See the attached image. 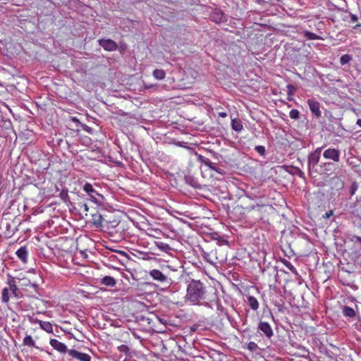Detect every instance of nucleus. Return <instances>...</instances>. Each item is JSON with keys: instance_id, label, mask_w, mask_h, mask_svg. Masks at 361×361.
Wrapping results in <instances>:
<instances>
[{"instance_id": "f257e3e1", "label": "nucleus", "mask_w": 361, "mask_h": 361, "mask_svg": "<svg viewBox=\"0 0 361 361\" xmlns=\"http://www.w3.org/2000/svg\"><path fill=\"white\" fill-rule=\"evenodd\" d=\"M207 290L204 283L200 280L191 279L187 286L185 298L193 305H200L207 299Z\"/></svg>"}, {"instance_id": "f03ea898", "label": "nucleus", "mask_w": 361, "mask_h": 361, "mask_svg": "<svg viewBox=\"0 0 361 361\" xmlns=\"http://www.w3.org/2000/svg\"><path fill=\"white\" fill-rule=\"evenodd\" d=\"M323 147H317L307 157V169L311 177H316V172L319 168V161Z\"/></svg>"}, {"instance_id": "7ed1b4c3", "label": "nucleus", "mask_w": 361, "mask_h": 361, "mask_svg": "<svg viewBox=\"0 0 361 361\" xmlns=\"http://www.w3.org/2000/svg\"><path fill=\"white\" fill-rule=\"evenodd\" d=\"M149 275L157 282L160 283L165 288H168L173 283V281L167 275L162 273L159 269H152L149 272Z\"/></svg>"}, {"instance_id": "20e7f679", "label": "nucleus", "mask_w": 361, "mask_h": 361, "mask_svg": "<svg viewBox=\"0 0 361 361\" xmlns=\"http://www.w3.org/2000/svg\"><path fill=\"white\" fill-rule=\"evenodd\" d=\"M83 190L87 193L90 200L97 204L102 205L104 204V197L103 195L97 192L93 188L92 185L86 183L83 185Z\"/></svg>"}, {"instance_id": "39448f33", "label": "nucleus", "mask_w": 361, "mask_h": 361, "mask_svg": "<svg viewBox=\"0 0 361 361\" xmlns=\"http://www.w3.org/2000/svg\"><path fill=\"white\" fill-rule=\"evenodd\" d=\"M336 169V164L333 162H321L319 168L316 172V177L318 175H327L329 176Z\"/></svg>"}, {"instance_id": "423d86ee", "label": "nucleus", "mask_w": 361, "mask_h": 361, "mask_svg": "<svg viewBox=\"0 0 361 361\" xmlns=\"http://www.w3.org/2000/svg\"><path fill=\"white\" fill-rule=\"evenodd\" d=\"M323 157L326 159L332 160L334 162H338L340 161L341 152L338 149L329 147L324 150Z\"/></svg>"}, {"instance_id": "0eeeda50", "label": "nucleus", "mask_w": 361, "mask_h": 361, "mask_svg": "<svg viewBox=\"0 0 361 361\" xmlns=\"http://www.w3.org/2000/svg\"><path fill=\"white\" fill-rule=\"evenodd\" d=\"M307 102L312 115L317 118H321L322 111L320 110L319 103L314 99H310Z\"/></svg>"}, {"instance_id": "6e6552de", "label": "nucleus", "mask_w": 361, "mask_h": 361, "mask_svg": "<svg viewBox=\"0 0 361 361\" xmlns=\"http://www.w3.org/2000/svg\"><path fill=\"white\" fill-rule=\"evenodd\" d=\"M258 331H261L267 338H271L273 335V330L270 324L267 322L260 321L257 326Z\"/></svg>"}, {"instance_id": "1a4fd4ad", "label": "nucleus", "mask_w": 361, "mask_h": 361, "mask_svg": "<svg viewBox=\"0 0 361 361\" xmlns=\"http://www.w3.org/2000/svg\"><path fill=\"white\" fill-rule=\"evenodd\" d=\"M99 44L106 51H113L118 49L117 44L112 39H101L98 40Z\"/></svg>"}, {"instance_id": "9d476101", "label": "nucleus", "mask_w": 361, "mask_h": 361, "mask_svg": "<svg viewBox=\"0 0 361 361\" xmlns=\"http://www.w3.org/2000/svg\"><path fill=\"white\" fill-rule=\"evenodd\" d=\"M68 354L70 356H71L73 358H75L80 361H90L91 357L84 353H80L75 349L69 350Z\"/></svg>"}, {"instance_id": "9b49d317", "label": "nucleus", "mask_w": 361, "mask_h": 361, "mask_svg": "<svg viewBox=\"0 0 361 361\" xmlns=\"http://www.w3.org/2000/svg\"><path fill=\"white\" fill-rule=\"evenodd\" d=\"M49 343L54 349L61 353H66V352L68 353L67 346L56 339L51 338L49 341Z\"/></svg>"}, {"instance_id": "f8f14e48", "label": "nucleus", "mask_w": 361, "mask_h": 361, "mask_svg": "<svg viewBox=\"0 0 361 361\" xmlns=\"http://www.w3.org/2000/svg\"><path fill=\"white\" fill-rule=\"evenodd\" d=\"M18 258L24 264L27 262L28 250L25 246L20 247L16 252Z\"/></svg>"}, {"instance_id": "ddd939ff", "label": "nucleus", "mask_w": 361, "mask_h": 361, "mask_svg": "<svg viewBox=\"0 0 361 361\" xmlns=\"http://www.w3.org/2000/svg\"><path fill=\"white\" fill-rule=\"evenodd\" d=\"M101 283L108 287H114L116 284V281L114 278L110 276H106L101 279Z\"/></svg>"}, {"instance_id": "4468645a", "label": "nucleus", "mask_w": 361, "mask_h": 361, "mask_svg": "<svg viewBox=\"0 0 361 361\" xmlns=\"http://www.w3.org/2000/svg\"><path fill=\"white\" fill-rule=\"evenodd\" d=\"M197 161L205 166H208L209 169L212 170L215 166V164L212 162L209 159L201 155H197Z\"/></svg>"}, {"instance_id": "2eb2a0df", "label": "nucleus", "mask_w": 361, "mask_h": 361, "mask_svg": "<svg viewBox=\"0 0 361 361\" xmlns=\"http://www.w3.org/2000/svg\"><path fill=\"white\" fill-rule=\"evenodd\" d=\"M247 305L252 310H257L259 308L258 300L252 295H248L247 298Z\"/></svg>"}, {"instance_id": "dca6fc26", "label": "nucleus", "mask_w": 361, "mask_h": 361, "mask_svg": "<svg viewBox=\"0 0 361 361\" xmlns=\"http://www.w3.org/2000/svg\"><path fill=\"white\" fill-rule=\"evenodd\" d=\"M118 97H123V98H124L126 99L131 100L132 103H133L137 106L141 105V104H142V102L140 101V97H138V96L133 97V96H130V95H129L128 94H126L125 95H121V94H119L118 95Z\"/></svg>"}, {"instance_id": "f3484780", "label": "nucleus", "mask_w": 361, "mask_h": 361, "mask_svg": "<svg viewBox=\"0 0 361 361\" xmlns=\"http://www.w3.org/2000/svg\"><path fill=\"white\" fill-rule=\"evenodd\" d=\"M40 327L47 333H52L53 326L52 324L49 322H44L42 320H37Z\"/></svg>"}, {"instance_id": "a211bd4d", "label": "nucleus", "mask_w": 361, "mask_h": 361, "mask_svg": "<svg viewBox=\"0 0 361 361\" xmlns=\"http://www.w3.org/2000/svg\"><path fill=\"white\" fill-rule=\"evenodd\" d=\"M342 313L345 317L353 318L355 317V311L349 306L344 305L342 308Z\"/></svg>"}, {"instance_id": "6ab92c4d", "label": "nucleus", "mask_w": 361, "mask_h": 361, "mask_svg": "<svg viewBox=\"0 0 361 361\" xmlns=\"http://www.w3.org/2000/svg\"><path fill=\"white\" fill-rule=\"evenodd\" d=\"M232 129L236 132H240L243 130V126L241 121L238 118L232 119L231 121Z\"/></svg>"}, {"instance_id": "aec40b11", "label": "nucleus", "mask_w": 361, "mask_h": 361, "mask_svg": "<svg viewBox=\"0 0 361 361\" xmlns=\"http://www.w3.org/2000/svg\"><path fill=\"white\" fill-rule=\"evenodd\" d=\"M331 182L334 184V188L336 190H339L343 188L344 184L343 180L336 176L331 178Z\"/></svg>"}, {"instance_id": "412c9836", "label": "nucleus", "mask_w": 361, "mask_h": 361, "mask_svg": "<svg viewBox=\"0 0 361 361\" xmlns=\"http://www.w3.org/2000/svg\"><path fill=\"white\" fill-rule=\"evenodd\" d=\"M155 245L161 251L165 252H169L170 250H171V246L161 241H155Z\"/></svg>"}, {"instance_id": "4be33fe9", "label": "nucleus", "mask_w": 361, "mask_h": 361, "mask_svg": "<svg viewBox=\"0 0 361 361\" xmlns=\"http://www.w3.org/2000/svg\"><path fill=\"white\" fill-rule=\"evenodd\" d=\"M92 221H93L94 225H95L97 227L102 226L103 217L101 214H92Z\"/></svg>"}, {"instance_id": "5701e85b", "label": "nucleus", "mask_w": 361, "mask_h": 361, "mask_svg": "<svg viewBox=\"0 0 361 361\" xmlns=\"http://www.w3.org/2000/svg\"><path fill=\"white\" fill-rule=\"evenodd\" d=\"M304 37L308 40L323 39L319 35L307 30L304 32Z\"/></svg>"}, {"instance_id": "b1692460", "label": "nucleus", "mask_w": 361, "mask_h": 361, "mask_svg": "<svg viewBox=\"0 0 361 361\" xmlns=\"http://www.w3.org/2000/svg\"><path fill=\"white\" fill-rule=\"evenodd\" d=\"M0 126L6 130H9L12 128V122L9 119H5L1 117L0 120Z\"/></svg>"}, {"instance_id": "393cba45", "label": "nucleus", "mask_w": 361, "mask_h": 361, "mask_svg": "<svg viewBox=\"0 0 361 361\" xmlns=\"http://www.w3.org/2000/svg\"><path fill=\"white\" fill-rule=\"evenodd\" d=\"M23 344L30 347H36L35 341L30 335H27L23 339Z\"/></svg>"}, {"instance_id": "a878e982", "label": "nucleus", "mask_w": 361, "mask_h": 361, "mask_svg": "<svg viewBox=\"0 0 361 361\" xmlns=\"http://www.w3.org/2000/svg\"><path fill=\"white\" fill-rule=\"evenodd\" d=\"M10 299L9 289L8 288H4L2 290V295L1 300L4 302H8Z\"/></svg>"}, {"instance_id": "bb28decb", "label": "nucleus", "mask_w": 361, "mask_h": 361, "mask_svg": "<svg viewBox=\"0 0 361 361\" xmlns=\"http://www.w3.org/2000/svg\"><path fill=\"white\" fill-rule=\"evenodd\" d=\"M153 75L157 78L161 80L165 78V72L161 69H156L153 72Z\"/></svg>"}, {"instance_id": "cd10ccee", "label": "nucleus", "mask_w": 361, "mask_h": 361, "mask_svg": "<svg viewBox=\"0 0 361 361\" xmlns=\"http://www.w3.org/2000/svg\"><path fill=\"white\" fill-rule=\"evenodd\" d=\"M59 197L64 202H67L69 200L68 190L63 189L59 194Z\"/></svg>"}, {"instance_id": "c85d7f7f", "label": "nucleus", "mask_w": 361, "mask_h": 361, "mask_svg": "<svg viewBox=\"0 0 361 361\" xmlns=\"http://www.w3.org/2000/svg\"><path fill=\"white\" fill-rule=\"evenodd\" d=\"M352 60V56L349 54H344L340 59V63L341 65H345Z\"/></svg>"}, {"instance_id": "c756f323", "label": "nucleus", "mask_w": 361, "mask_h": 361, "mask_svg": "<svg viewBox=\"0 0 361 361\" xmlns=\"http://www.w3.org/2000/svg\"><path fill=\"white\" fill-rule=\"evenodd\" d=\"M289 116L292 119L298 120L300 118V111L297 109H293L289 113Z\"/></svg>"}, {"instance_id": "7c9ffc66", "label": "nucleus", "mask_w": 361, "mask_h": 361, "mask_svg": "<svg viewBox=\"0 0 361 361\" xmlns=\"http://www.w3.org/2000/svg\"><path fill=\"white\" fill-rule=\"evenodd\" d=\"M358 188V184L357 182L354 181L352 183L350 188H349V193L350 196H353L355 195V192L357 191Z\"/></svg>"}, {"instance_id": "2f4dec72", "label": "nucleus", "mask_w": 361, "mask_h": 361, "mask_svg": "<svg viewBox=\"0 0 361 361\" xmlns=\"http://www.w3.org/2000/svg\"><path fill=\"white\" fill-rule=\"evenodd\" d=\"M247 348L250 352H255L258 349V345L255 342L251 341L247 343Z\"/></svg>"}, {"instance_id": "473e14b6", "label": "nucleus", "mask_w": 361, "mask_h": 361, "mask_svg": "<svg viewBox=\"0 0 361 361\" xmlns=\"http://www.w3.org/2000/svg\"><path fill=\"white\" fill-rule=\"evenodd\" d=\"M117 348L120 353H123L126 355L128 354L130 351L129 347L126 345H121Z\"/></svg>"}, {"instance_id": "72a5a7b5", "label": "nucleus", "mask_w": 361, "mask_h": 361, "mask_svg": "<svg viewBox=\"0 0 361 361\" xmlns=\"http://www.w3.org/2000/svg\"><path fill=\"white\" fill-rule=\"evenodd\" d=\"M283 264H285V266L290 271H292L293 273H296V269L295 268L293 267V265L288 261L287 260H285L283 262Z\"/></svg>"}, {"instance_id": "f704fd0d", "label": "nucleus", "mask_w": 361, "mask_h": 361, "mask_svg": "<svg viewBox=\"0 0 361 361\" xmlns=\"http://www.w3.org/2000/svg\"><path fill=\"white\" fill-rule=\"evenodd\" d=\"M255 149L256 152H257L260 155H264L265 154V147L262 145H257L255 147Z\"/></svg>"}, {"instance_id": "c9c22d12", "label": "nucleus", "mask_w": 361, "mask_h": 361, "mask_svg": "<svg viewBox=\"0 0 361 361\" xmlns=\"http://www.w3.org/2000/svg\"><path fill=\"white\" fill-rule=\"evenodd\" d=\"M212 171H214L217 172L218 173H219L221 175H224L226 173V171H225V170L223 168L217 167L216 166H214V167L212 169Z\"/></svg>"}, {"instance_id": "e433bc0d", "label": "nucleus", "mask_w": 361, "mask_h": 361, "mask_svg": "<svg viewBox=\"0 0 361 361\" xmlns=\"http://www.w3.org/2000/svg\"><path fill=\"white\" fill-rule=\"evenodd\" d=\"M80 126L82 128V130H84L85 131H86L89 133H91L92 132V128L87 126L86 124L81 123V125Z\"/></svg>"}, {"instance_id": "4c0bfd02", "label": "nucleus", "mask_w": 361, "mask_h": 361, "mask_svg": "<svg viewBox=\"0 0 361 361\" xmlns=\"http://www.w3.org/2000/svg\"><path fill=\"white\" fill-rule=\"evenodd\" d=\"M295 170H296V173L299 177L302 178H305V173L302 171H301L299 168H295Z\"/></svg>"}, {"instance_id": "58836bf2", "label": "nucleus", "mask_w": 361, "mask_h": 361, "mask_svg": "<svg viewBox=\"0 0 361 361\" xmlns=\"http://www.w3.org/2000/svg\"><path fill=\"white\" fill-rule=\"evenodd\" d=\"M8 284L10 286V288L11 287V285L12 284H16L15 283V281H14V279L10 275V274H8Z\"/></svg>"}, {"instance_id": "ea45409f", "label": "nucleus", "mask_w": 361, "mask_h": 361, "mask_svg": "<svg viewBox=\"0 0 361 361\" xmlns=\"http://www.w3.org/2000/svg\"><path fill=\"white\" fill-rule=\"evenodd\" d=\"M119 115H121V116H128L129 118H135L131 113H126V112H125L123 111H121V113H119Z\"/></svg>"}, {"instance_id": "a19ab883", "label": "nucleus", "mask_w": 361, "mask_h": 361, "mask_svg": "<svg viewBox=\"0 0 361 361\" xmlns=\"http://www.w3.org/2000/svg\"><path fill=\"white\" fill-rule=\"evenodd\" d=\"M6 231H8V235H11L14 233L13 230L11 231V224H7L6 226Z\"/></svg>"}, {"instance_id": "79ce46f5", "label": "nucleus", "mask_w": 361, "mask_h": 361, "mask_svg": "<svg viewBox=\"0 0 361 361\" xmlns=\"http://www.w3.org/2000/svg\"><path fill=\"white\" fill-rule=\"evenodd\" d=\"M11 290L12 291V293L16 295V291L18 290V288H17V286L16 284H12L11 285V287L10 288Z\"/></svg>"}, {"instance_id": "37998d69", "label": "nucleus", "mask_w": 361, "mask_h": 361, "mask_svg": "<svg viewBox=\"0 0 361 361\" xmlns=\"http://www.w3.org/2000/svg\"><path fill=\"white\" fill-rule=\"evenodd\" d=\"M71 120L73 122L76 123V126H80L82 123L80 122V121L76 117H72Z\"/></svg>"}, {"instance_id": "c03bdc74", "label": "nucleus", "mask_w": 361, "mask_h": 361, "mask_svg": "<svg viewBox=\"0 0 361 361\" xmlns=\"http://www.w3.org/2000/svg\"><path fill=\"white\" fill-rule=\"evenodd\" d=\"M80 206L81 208H83L85 212H87L89 211V207L86 203H82Z\"/></svg>"}, {"instance_id": "a18cd8bd", "label": "nucleus", "mask_w": 361, "mask_h": 361, "mask_svg": "<svg viewBox=\"0 0 361 361\" xmlns=\"http://www.w3.org/2000/svg\"><path fill=\"white\" fill-rule=\"evenodd\" d=\"M218 115L219 117H221V118H226L227 116V113L226 112H219L218 113Z\"/></svg>"}, {"instance_id": "49530a36", "label": "nucleus", "mask_w": 361, "mask_h": 361, "mask_svg": "<svg viewBox=\"0 0 361 361\" xmlns=\"http://www.w3.org/2000/svg\"><path fill=\"white\" fill-rule=\"evenodd\" d=\"M293 93H294V92H292V91L288 92V99L289 100L292 99L291 97L293 95Z\"/></svg>"}, {"instance_id": "de8ad7c7", "label": "nucleus", "mask_w": 361, "mask_h": 361, "mask_svg": "<svg viewBox=\"0 0 361 361\" xmlns=\"http://www.w3.org/2000/svg\"><path fill=\"white\" fill-rule=\"evenodd\" d=\"M47 94V97L49 98V99L51 101V100H54L52 97H54V94H49V92Z\"/></svg>"}, {"instance_id": "09e8293b", "label": "nucleus", "mask_w": 361, "mask_h": 361, "mask_svg": "<svg viewBox=\"0 0 361 361\" xmlns=\"http://www.w3.org/2000/svg\"><path fill=\"white\" fill-rule=\"evenodd\" d=\"M356 124L361 128V118H358L356 121Z\"/></svg>"}, {"instance_id": "8fccbe9b", "label": "nucleus", "mask_w": 361, "mask_h": 361, "mask_svg": "<svg viewBox=\"0 0 361 361\" xmlns=\"http://www.w3.org/2000/svg\"><path fill=\"white\" fill-rule=\"evenodd\" d=\"M355 238H356V241L357 242H359V243H361V237L356 236Z\"/></svg>"}, {"instance_id": "3c124183", "label": "nucleus", "mask_w": 361, "mask_h": 361, "mask_svg": "<svg viewBox=\"0 0 361 361\" xmlns=\"http://www.w3.org/2000/svg\"><path fill=\"white\" fill-rule=\"evenodd\" d=\"M288 90H293V87L291 85H288Z\"/></svg>"}, {"instance_id": "603ef678", "label": "nucleus", "mask_w": 361, "mask_h": 361, "mask_svg": "<svg viewBox=\"0 0 361 361\" xmlns=\"http://www.w3.org/2000/svg\"><path fill=\"white\" fill-rule=\"evenodd\" d=\"M352 19H353V20H357V17H356L355 16H353V18H352Z\"/></svg>"}, {"instance_id": "864d4df0", "label": "nucleus", "mask_w": 361, "mask_h": 361, "mask_svg": "<svg viewBox=\"0 0 361 361\" xmlns=\"http://www.w3.org/2000/svg\"><path fill=\"white\" fill-rule=\"evenodd\" d=\"M32 286H33L34 288H37V287H38V285H37V284H32Z\"/></svg>"}, {"instance_id": "5fc2aeb1", "label": "nucleus", "mask_w": 361, "mask_h": 361, "mask_svg": "<svg viewBox=\"0 0 361 361\" xmlns=\"http://www.w3.org/2000/svg\"><path fill=\"white\" fill-rule=\"evenodd\" d=\"M20 79L22 80V82H25L26 81V80L23 78H20Z\"/></svg>"}, {"instance_id": "6e6d98bb", "label": "nucleus", "mask_w": 361, "mask_h": 361, "mask_svg": "<svg viewBox=\"0 0 361 361\" xmlns=\"http://www.w3.org/2000/svg\"><path fill=\"white\" fill-rule=\"evenodd\" d=\"M219 109H221V106H217V107H216V108H215V109H216V110H218Z\"/></svg>"}, {"instance_id": "4d7b16f0", "label": "nucleus", "mask_w": 361, "mask_h": 361, "mask_svg": "<svg viewBox=\"0 0 361 361\" xmlns=\"http://www.w3.org/2000/svg\"><path fill=\"white\" fill-rule=\"evenodd\" d=\"M336 92H332L331 93H332V94L336 95Z\"/></svg>"}]
</instances>
